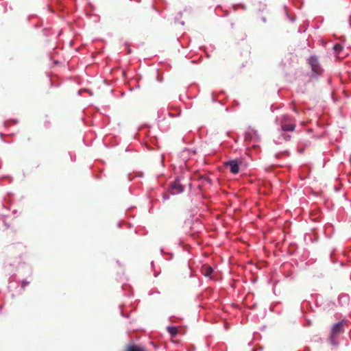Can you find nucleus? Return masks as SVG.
Listing matches in <instances>:
<instances>
[{"label": "nucleus", "instance_id": "1", "mask_svg": "<svg viewBox=\"0 0 351 351\" xmlns=\"http://www.w3.org/2000/svg\"><path fill=\"white\" fill-rule=\"evenodd\" d=\"M308 64L311 65V69L314 73L317 74L321 73L322 69L316 56H311L308 58Z\"/></svg>", "mask_w": 351, "mask_h": 351}, {"label": "nucleus", "instance_id": "6", "mask_svg": "<svg viewBox=\"0 0 351 351\" xmlns=\"http://www.w3.org/2000/svg\"><path fill=\"white\" fill-rule=\"evenodd\" d=\"M171 188L175 193H180L184 191L183 186L180 184L178 181H175L171 184Z\"/></svg>", "mask_w": 351, "mask_h": 351}, {"label": "nucleus", "instance_id": "5", "mask_svg": "<svg viewBox=\"0 0 351 351\" xmlns=\"http://www.w3.org/2000/svg\"><path fill=\"white\" fill-rule=\"evenodd\" d=\"M343 322H338V323L335 324L332 326L331 335L335 336L338 334H340L341 332H343Z\"/></svg>", "mask_w": 351, "mask_h": 351}, {"label": "nucleus", "instance_id": "3", "mask_svg": "<svg viewBox=\"0 0 351 351\" xmlns=\"http://www.w3.org/2000/svg\"><path fill=\"white\" fill-rule=\"evenodd\" d=\"M225 166L230 169L233 174H237L239 171V163L237 160H230L225 163Z\"/></svg>", "mask_w": 351, "mask_h": 351}, {"label": "nucleus", "instance_id": "9", "mask_svg": "<svg viewBox=\"0 0 351 351\" xmlns=\"http://www.w3.org/2000/svg\"><path fill=\"white\" fill-rule=\"evenodd\" d=\"M333 49L337 53H339L343 49V47L340 44H336L334 45Z\"/></svg>", "mask_w": 351, "mask_h": 351}, {"label": "nucleus", "instance_id": "4", "mask_svg": "<svg viewBox=\"0 0 351 351\" xmlns=\"http://www.w3.org/2000/svg\"><path fill=\"white\" fill-rule=\"evenodd\" d=\"M201 272L204 276L211 278V274L213 272V269L208 265H204L201 267Z\"/></svg>", "mask_w": 351, "mask_h": 351}, {"label": "nucleus", "instance_id": "2", "mask_svg": "<svg viewBox=\"0 0 351 351\" xmlns=\"http://www.w3.org/2000/svg\"><path fill=\"white\" fill-rule=\"evenodd\" d=\"M281 127L284 131H293L295 125L291 121L288 116H285L283 118V121L281 124Z\"/></svg>", "mask_w": 351, "mask_h": 351}, {"label": "nucleus", "instance_id": "8", "mask_svg": "<svg viewBox=\"0 0 351 351\" xmlns=\"http://www.w3.org/2000/svg\"><path fill=\"white\" fill-rule=\"evenodd\" d=\"M167 329L171 337H175L179 332L178 328L176 326H169Z\"/></svg>", "mask_w": 351, "mask_h": 351}, {"label": "nucleus", "instance_id": "10", "mask_svg": "<svg viewBox=\"0 0 351 351\" xmlns=\"http://www.w3.org/2000/svg\"><path fill=\"white\" fill-rule=\"evenodd\" d=\"M206 180L210 182V180L208 178H206Z\"/></svg>", "mask_w": 351, "mask_h": 351}, {"label": "nucleus", "instance_id": "7", "mask_svg": "<svg viewBox=\"0 0 351 351\" xmlns=\"http://www.w3.org/2000/svg\"><path fill=\"white\" fill-rule=\"evenodd\" d=\"M125 351H147L144 347L137 346V345H132L128 346Z\"/></svg>", "mask_w": 351, "mask_h": 351}]
</instances>
